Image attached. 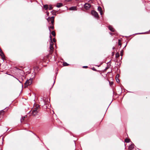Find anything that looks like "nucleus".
Instances as JSON below:
<instances>
[{"label": "nucleus", "instance_id": "f257e3e1", "mask_svg": "<svg viewBox=\"0 0 150 150\" xmlns=\"http://www.w3.org/2000/svg\"><path fill=\"white\" fill-rule=\"evenodd\" d=\"M40 107L38 104H36L32 111V113L33 116H35L40 110Z\"/></svg>", "mask_w": 150, "mask_h": 150}, {"label": "nucleus", "instance_id": "f03ea898", "mask_svg": "<svg viewBox=\"0 0 150 150\" xmlns=\"http://www.w3.org/2000/svg\"><path fill=\"white\" fill-rule=\"evenodd\" d=\"M33 81V79L30 78L29 80H27L25 83V86H28L31 85Z\"/></svg>", "mask_w": 150, "mask_h": 150}, {"label": "nucleus", "instance_id": "7ed1b4c3", "mask_svg": "<svg viewBox=\"0 0 150 150\" xmlns=\"http://www.w3.org/2000/svg\"><path fill=\"white\" fill-rule=\"evenodd\" d=\"M91 14L96 18L98 17V16L97 13L94 10H92L91 11Z\"/></svg>", "mask_w": 150, "mask_h": 150}, {"label": "nucleus", "instance_id": "20e7f679", "mask_svg": "<svg viewBox=\"0 0 150 150\" xmlns=\"http://www.w3.org/2000/svg\"><path fill=\"white\" fill-rule=\"evenodd\" d=\"M17 71L19 74H20V75L21 76H23L24 74H25V72L23 70L20 69L18 68H17Z\"/></svg>", "mask_w": 150, "mask_h": 150}, {"label": "nucleus", "instance_id": "39448f33", "mask_svg": "<svg viewBox=\"0 0 150 150\" xmlns=\"http://www.w3.org/2000/svg\"><path fill=\"white\" fill-rule=\"evenodd\" d=\"M0 55L1 56L2 59L4 60L5 59V56L1 48H0Z\"/></svg>", "mask_w": 150, "mask_h": 150}, {"label": "nucleus", "instance_id": "423d86ee", "mask_svg": "<svg viewBox=\"0 0 150 150\" xmlns=\"http://www.w3.org/2000/svg\"><path fill=\"white\" fill-rule=\"evenodd\" d=\"M84 6L86 9H88L91 7V5L88 3H86L84 5Z\"/></svg>", "mask_w": 150, "mask_h": 150}, {"label": "nucleus", "instance_id": "0eeeda50", "mask_svg": "<svg viewBox=\"0 0 150 150\" xmlns=\"http://www.w3.org/2000/svg\"><path fill=\"white\" fill-rule=\"evenodd\" d=\"M50 50H53V45H54L52 41H50Z\"/></svg>", "mask_w": 150, "mask_h": 150}, {"label": "nucleus", "instance_id": "6e6552de", "mask_svg": "<svg viewBox=\"0 0 150 150\" xmlns=\"http://www.w3.org/2000/svg\"><path fill=\"white\" fill-rule=\"evenodd\" d=\"M70 10H76V6H72L69 8Z\"/></svg>", "mask_w": 150, "mask_h": 150}, {"label": "nucleus", "instance_id": "1a4fd4ad", "mask_svg": "<svg viewBox=\"0 0 150 150\" xmlns=\"http://www.w3.org/2000/svg\"><path fill=\"white\" fill-rule=\"evenodd\" d=\"M108 29H109L112 32H114L115 30V29L113 28L112 27V26L110 25H109L108 26Z\"/></svg>", "mask_w": 150, "mask_h": 150}, {"label": "nucleus", "instance_id": "9d476101", "mask_svg": "<svg viewBox=\"0 0 150 150\" xmlns=\"http://www.w3.org/2000/svg\"><path fill=\"white\" fill-rule=\"evenodd\" d=\"M63 6V4L62 3H58L56 6V7L57 8H60Z\"/></svg>", "mask_w": 150, "mask_h": 150}, {"label": "nucleus", "instance_id": "9b49d317", "mask_svg": "<svg viewBox=\"0 0 150 150\" xmlns=\"http://www.w3.org/2000/svg\"><path fill=\"white\" fill-rule=\"evenodd\" d=\"M54 16H52L51 17H48V18L47 19V20L48 22L50 21V20H54Z\"/></svg>", "mask_w": 150, "mask_h": 150}, {"label": "nucleus", "instance_id": "f8f14e48", "mask_svg": "<svg viewBox=\"0 0 150 150\" xmlns=\"http://www.w3.org/2000/svg\"><path fill=\"white\" fill-rule=\"evenodd\" d=\"M128 148L129 150H132L134 148V146L133 144H131L129 145V146Z\"/></svg>", "mask_w": 150, "mask_h": 150}, {"label": "nucleus", "instance_id": "ddd939ff", "mask_svg": "<svg viewBox=\"0 0 150 150\" xmlns=\"http://www.w3.org/2000/svg\"><path fill=\"white\" fill-rule=\"evenodd\" d=\"M54 25H51L49 27V29L50 32L51 31V30H50V28H51L52 29H54Z\"/></svg>", "mask_w": 150, "mask_h": 150}, {"label": "nucleus", "instance_id": "4468645a", "mask_svg": "<svg viewBox=\"0 0 150 150\" xmlns=\"http://www.w3.org/2000/svg\"><path fill=\"white\" fill-rule=\"evenodd\" d=\"M51 12L52 14V15H56V12L55 11V10H52Z\"/></svg>", "mask_w": 150, "mask_h": 150}, {"label": "nucleus", "instance_id": "2eb2a0df", "mask_svg": "<svg viewBox=\"0 0 150 150\" xmlns=\"http://www.w3.org/2000/svg\"><path fill=\"white\" fill-rule=\"evenodd\" d=\"M44 7L45 8V10H47L48 9V5L47 4H45L43 5Z\"/></svg>", "mask_w": 150, "mask_h": 150}, {"label": "nucleus", "instance_id": "dca6fc26", "mask_svg": "<svg viewBox=\"0 0 150 150\" xmlns=\"http://www.w3.org/2000/svg\"><path fill=\"white\" fill-rule=\"evenodd\" d=\"M130 139L127 138L125 139V142L126 143H129L130 142Z\"/></svg>", "mask_w": 150, "mask_h": 150}, {"label": "nucleus", "instance_id": "f3484780", "mask_svg": "<svg viewBox=\"0 0 150 150\" xmlns=\"http://www.w3.org/2000/svg\"><path fill=\"white\" fill-rule=\"evenodd\" d=\"M63 65L64 66H66L69 65V64L66 62H64L63 63Z\"/></svg>", "mask_w": 150, "mask_h": 150}, {"label": "nucleus", "instance_id": "a211bd4d", "mask_svg": "<svg viewBox=\"0 0 150 150\" xmlns=\"http://www.w3.org/2000/svg\"><path fill=\"white\" fill-rule=\"evenodd\" d=\"M120 55L118 52H117L115 54V57L116 58H118L119 57Z\"/></svg>", "mask_w": 150, "mask_h": 150}, {"label": "nucleus", "instance_id": "6ab92c4d", "mask_svg": "<svg viewBox=\"0 0 150 150\" xmlns=\"http://www.w3.org/2000/svg\"><path fill=\"white\" fill-rule=\"evenodd\" d=\"M98 11H102V8L100 6H99L98 8Z\"/></svg>", "mask_w": 150, "mask_h": 150}, {"label": "nucleus", "instance_id": "aec40b11", "mask_svg": "<svg viewBox=\"0 0 150 150\" xmlns=\"http://www.w3.org/2000/svg\"><path fill=\"white\" fill-rule=\"evenodd\" d=\"M51 34L53 36H55V33L54 31H52L51 32Z\"/></svg>", "mask_w": 150, "mask_h": 150}, {"label": "nucleus", "instance_id": "412c9836", "mask_svg": "<svg viewBox=\"0 0 150 150\" xmlns=\"http://www.w3.org/2000/svg\"><path fill=\"white\" fill-rule=\"evenodd\" d=\"M116 81L117 83H119L120 82V80L118 77H117V76L116 77Z\"/></svg>", "mask_w": 150, "mask_h": 150}, {"label": "nucleus", "instance_id": "4be33fe9", "mask_svg": "<svg viewBox=\"0 0 150 150\" xmlns=\"http://www.w3.org/2000/svg\"><path fill=\"white\" fill-rule=\"evenodd\" d=\"M49 10H52L53 9V7L51 5H49Z\"/></svg>", "mask_w": 150, "mask_h": 150}, {"label": "nucleus", "instance_id": "5701e85b", "mask_svg": "<svg viewBox=\"0 0 150 150\" xmlns=\"http://www.w3.org/2000/svg\"><path fill=\"white\" fill-rule=\"evenodd\" d=\"M118 44L119 45L121 46V40H118Z\"/></svg>", "mask_w": 150, "mask_h": 150}, {"label": "nucleus", "instance_id": "b1692460", "mask_svg": "<svg viewBox=\"0 0 150 150\" xmlns=\"http://www.w3.org/2000/svg\"><path fill=\"white\" fill-rule=\"evenodd\" d=\"M123 50H122L120 51V55L122 56L123 55Z\"/></svg>", "mask_w": 150, "mask_h": 150}, {"label": "nucleus", "instance_id": "393cba45", "mask_svg": "<svg viewBox=\"0 0 150 150\" xmlns=\"http://www.w3.org/2000/svg\"><path fill=\"white\" fill-rule=\"evenodd\" d=\"M51 22L52 23V25H54V20H52Z\"/></svg>", "mask_w": 150, "mask_h": 150}, {"label": "nucleus", "instance_id": "a878e982", "mask_svg": "<svg viewBox=\"0 0 150 150\" xmlns=\"http://www.w3.org/2000/svg\"><path fill=\"white\" fill-rule=\"evenodd\" d=\"M91 69L95 71H97V70L94 67H93L91 68Z\"/></svg>", "mask_w": 150, "mask_h": 150}, {"label": "nucleus", "instance_id": "bb28decb", "mask_svg": "<svg viewBox=\"0 0 150 150\" xmlns=\"http://www.w3.org/2000/svg\"><path fill=\"white\" fill-rule=\"evenodd\" d=\"M50 41H52V36L51 35H50Z\"/></svg>", "mask_w": 150, "mask_h": 150}, {"label": "nucleus", "instance_id": "cd10ccee", "mask_svg": "<svg viewBox=\"0 0 150 150\" xmlns=\"http://www.w3.org/2000/svg\"><path fill=\"white\" fill-rule=\"evenodd\" d=\"M53 41L54 42H56V40L55 38H54L53 39Z\"/></svg>", "mask_w": 150, "mask_h": 150}, {"label": "nucleus", "instance_id": "c85d7f7f", "mask_svg": "<svg viewBox=\"0 0 150 150\" xmlns=\"http://www.w3.org/2000/svg\"><path fill=\"white\" fill-rule=\"evenodd\" d=\"M145 33H137V34H145Z\"/></svg>", "mask_w": 150, "mask_h": 150}, {"label": "nucleus", "instance_id": "c756f323", "mask_svg": "<svg viewBox=\"0 0 150 150\" xmlns=\"http://www.w3.org/2000/svg\"><path fill=\"white\" fill-rule=\"evenodd\" d=\"M88 67L87 66H83V68H87Z\"/></svg>", "mask_w": 150, "mask_h": 150}, {"label": "nucleus", "instance_id": "7c9ffc66", "mask_svg": "<svg viewBox=\"0 0 150 150\" xmlns=\"http://www.w3.org/2000/svg\"><path fill=\"white\" fill-rule=\"evenodd\" d=\"M13 77H15L16 79L20 83H21V82L17 78H16V77H15L14 76H13Z\"/></svg>", "mask_w": 150, "mask_h": 150}, {"label": "nucleus", "instance_id": "2f4dec72", "mask_svg": "<svg viewBox=\"0 0 150 150\" xmlns=\"http://www.w3.org/2000/svg\"><path fill=\"white\" fill-rule=\"evenodd\" d=\"M99 12H100V14L101 15H102V14H103L102 11H99Z\"/></svg>", "mask_w": 150, "mask_h": 150}, {"label": "nucleus", "instance_id": "473e14b6", "mask_svg": "<svg viewBox=\"0 0 150 150\" xmlns=\"http://www.w3.org/2000/svg\"><path fill=\"white\" fill-rule=\"evenodd\" d=\"M117 77H118V78L119 77V74H117V75L116 76Z\"/></svg>", "mask_w": 150, "mask_h": 150}, {"label": "nucleus", "instance_id": "72a5a7b5", "mask_svg": "<svg viewBox=\"0 0 150 150\" xmlns=\"http://www.w3.org/2000/svg\"><path fill=\"white\" fill-rule=\"evenodd\" d=\"M108 68H108V67H106V68H105V70H106L107 69H108Z\"/></svg>", "mask_w": 150, "mask_h": 150}, {"label": "nucleus", "instance_id": "f704fd0d", "mask_svg": "<svg viewBox=\"0 0 150 150\" xmlns=\"http://www.w3.org/2000/svg\"><path fill=\"white\" fill-rule=\"evenodd\" d=\"M56 77L55 78V79H54V82L53 84V86L54 85V83L55 82V79H56Z\"/></svg>", "mask_w": 150, "mask_h": 150}, {"label": "nucleus", "instance_id": "c9c22d12", "mask_svg": "<svg viewBox=\"0 0 150 150\" xmlns=\"http://www.w3.org/2000/svg\"><path fill=\"white\" fill-rule=\"evenodd\" d=\"M114 55V53L112 52V55Z\"/></svg>", "mask_w": 150, "mask_h": 150}, {"label": "nucleus", "instance_id": "e433bc0d", "mask_svg": "<svg viewBox=\"0 0 150 150\" xmlns=\"http://www.w3.org/2000/svg\"><path fill=\"white\" fill-rule=\"evenodd\" d=\"M115 48V47H112V49L114 50V49Z\"/></svg>", "mask_w": 150, "mask_h": 150}, {"label": "nucleus", "instance_id": "4c0bfd02", "mask_svg": "<svg viewBox=\"0 0 150 150\" xmlns=\"http://www.w3.org/2000/svg\"><path fill=\"white\" fill-rule=\"evenodd\" d=\"M126 45H125V46L124 47V48H123V49H124V48H125V47H126Z\"/></svg>", "mask_w": 150, "mask_h": 150}, {"label": "nucleus", "instance_id": "58836bf2", "mask_svg": "<svg viewBox=\"0 0 150 150\" xmlns=\"http://www.w3.org/2000/svg\"><path fill=\"white\" fill-rule=\"evenodd\" d=\"M57 73H58V72H56V75H57Z\"/></svg>", "mask_w": 150, "mask_h": 150}, {"label": "nucleus", "instance_id": "ea45409f", "mask_svg": "<svg viewBox=\"0 0 150 150\" xmlns=\"http://www.w3.org/2000/svg\"><path fill=\"white\" fill-rule=\"evenodd\" d=\"M110 34H112V33H110Z\"/></svg>", "mask_w": 150, "mask_h": 150}, {"label": "nucleus", "instance_id": "a19ab883", "mask_svg": "<svg viewBox=\"0 0 150 150\" xmlns=\"http://www.w3.org/2000/svg\"><path fill=\"white\" fill-rule=\"evenodd\" d=\"M51 20H50V21L51 22Z\"/></svg>", "mask_w": 150, "mask_h": 150}, {"label": "nucleus", "instance_id": "79ce46f5", "mask_svg": "<svg viewBox=\"0 0 150 150\" xmlns=\"http://www.w3.org/2000/svg\"><path fill=\"white\" fill-rule=\"evenodd\" d=\"M110 62V61H109V62H108V63Z\"/></svg>", "mask_w": 150, "mask_h": 150}, {"label": "nucleus", "instance_id": "37998d69", "mask_svg": "<svg viewBox=\"0 0 150 150\" xmlns=\"http://www.w3.org/2000/svg\"><path fill=\"white\" fill-rule=\"evenodd\" d=\"M48 14H49V13H47V15H48Z\"/></svg>", "mask_w": 150, "mask_h": 150}, {"label": "nucleus", "instance_id": "c03bdc74", "mask_svg": "<svg viewBox=\"0 0 150 150\" xmlns=\"http://www.w3.org/2000/svg\"><path fill=\"white\" fill-rule=\"evenodd\" d=\"M121 59H122V57H121Z\"/></svg>", "mask_w": 150, "mask_h": 150}, {"label": "nucleus", "instance_id": "a18cd8bd", "mask_svg": "<svg viewBox=\"0 0 150 150\" xmlns=\"http://www.w3.org/2000/svg\"><path fill=\"white\" fill-rule=\"evenodd\" d=\"M149 31H150V30H149Z\"/></svg>", "mask_w": 150, "mask_h": 150}, {"label": "nucleus", "instance_id": "49530a36", "mask_svg": "<svg viewBox=\"0 0 150 150\" xmlns=\"http://www.w3.org/2000/svg\"><path fill=\"white\" fill-rule=\"evenodd\" d=\"M76 1H79V0H76Z\"/></svg>", "mask_w": 150, "mask_h": 150}]
</instances>
